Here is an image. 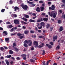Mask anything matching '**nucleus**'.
<instances>
[{
    "label": "nucleus",
    "instance_id": "7c9ffc66",
    "mask_svg": "<svg viewBox=\"0 0 65 65\" xmlns=\"http://www.w3.org/2000/svg\"><path fill=\"white\" fill-rule=\"evenodd\" d=\"M25 43H29V41H27V40H25L24 41Z\"/></svg>",
    "mask_w": 65,
    "mask_h": 65
},
{
    "label": "nucleus",
    "instance_id": "de8ad7c7",
    "mask_svg": "<svg viewBox=\"0 0 65 65\" xmlns=\"http://www.w3.org/2000/svg\"><path fill=\"white\" fill-rule=\"evenodd\" d=\"M16 59L18 60H21V58L19 57H17L16 58Z\"/></svg>",
    "mask_w": 65,
    "mask_h": 65
},
{
    "label": "nucleus",
    "instance_id": "2eb2a0df",
    "mask_svg": "<svg viewBox=\"0 0 65 65\" xmlns=\"http://www.w3.org/2000/svg\"><path fill=\"white\" fill-rule=\"evenodd\" d=\"M5 41L7 42H9V38H6L5 39Z\"/></svg>",
    "mask_w": 65,
    "mask_h": 65
},
{
    "label": "nucleus",
    "instance_id": "423d86ee",
    "mask_svg": "<svg viewBox=\"0 0 65 65\" xmlns=\"http://www.w3.org/2000/svg\"><path fill=\"white\" fill-rule=\"evenodd\" d=\"M14 22L15 24H20V21L17 20H14Z\"/></svg>",
    "mask_w": 65,
    "mask_h": 65
},
{
    "label": "nucleus",
    "instance_id": "6e6d98bb",
    "mask_svg": "<svg viewBox=\"0 0 65 65\" xmlns=\"http://www.w3.org/2000/svg\"><path fill=\"white\" fill-rule=\"evenodd\" d=\"M4 48L5 49V50H7L8 49V47H6L5 46L4 47Z\"/></svg>",
    "mask_w": 65,
    "mask_h": 65
},
{
    "label": "nucleus",
    "instance_id": "1a4fd4ad",
    "mask_svg": "<svg viewBox=\"0 0 65 65\" xmlns=\"http://www.w3.org/2000/svg\"><path fill=\"white\" fill-rule=\"evenodd\" d=\"M46 46H47L48 48H52V46L49 44H46Z\"/></svg>",
    "mask_w": 65,
    "mask_h": 65
},
{
    "label": "nucleus",
    "instance_id": "a878e982",
    "mask_svg": "<svg viewBox=\"0 0 65 65\" xmlns=\"http://www.w3.org/2000/svg\"><path fill=\"white\" fill-rule=\"evenodd\" d=\"M12 27H13V26L12 25H9V26L8 27V28H12Z\"/></svg>",
    "mask_w": 65,
    "mask_h": 65
},
{
    "label": "nucleus",
    "instance_id": "f704fd0d",
    "mask_svg": "<svg viewBox=\"0 0 65 65\" xmlns=\"http://www.w3.org/2000/svg\"><path fill=\"white\" fill-rule=\"evenodd\" d=\"M10 4H12L13 3V2L11 0H10V1L9 2Z\"/></svg>",
    "mask_w": 65,
    "mask_h": 65
},
{
    "label": "nucleus",
    "instance_id": "37998d69",
    "mask_svg": "<svg viewBox=\"0 0 65 65\" xmlns=\"http://www.w3.org/2000/svg\"><path fill=\"white\" fill-rule=\"evenodd\" d=\"M61 21L60 20H59L58 21V24H61Z\"/></svg>",
    "mask_w": 65,
    "mask_h": 65
},
{
    "label": "nucleus",
    "instance_id": "0e129e2a",
    "mask_svg": "<svg viewBox=\"0 0 65 65\" xmlns=\"http://www.w3.org/2000/svg\"><path fill=\"white\" fill-rule=\"evenodd\" d=\"M62 3H65V0H62Z\"/></svg>",
    "mask_w": 65,
    "mask_h": 65
},
{
    "label": "nucleus",
    "instance_id": "680f3d73",
    "mask_svg": "<svg viewBox=\"0 0 65 65\" xmlns=\"http://www.w3.org/2000/svg\"><path fill=\"white\" fill-rule=\"evenodd\" d=\"M21 28H19L17 30V31H21Z\"/></svg>",
    "mask_w": 65,
    "mask_h": 65
},
{
    "label": "nucleus",
    "instance_id": "cd10ccee",
    "mask_svg": "<svg viewBox=\"0 0 65 65\" xmlns=\"http://www.w3.org/2000/svg\"><path fill=\"white\" fill-rule=\"evenodd\" d=\"M51 60H49L47 62L46 65H48V63H49V62H51Z\"/></svg>",
    "mask_w": 65,
    "mask_h": 65
},
{
    "label": "nucleus",
    "instance_id": "9b49d317",
    "mask_svg": "<svg viewBox=\"0 0 65 65\" xmlns=\"http://www.w3.org/2000/svg\"><path fill=\"white\" fill-rule=\"evenodd\" d=\"M57 38H58V37H57V36L53 37V39L54 41H55L57 39Z\"/></svg>",
    "mask_w": 65,
    "mask_h": 65
},
{
    "label": "nucleus",
    "instance_id": "c9c22d12",
    "mask_svg": "<svg viewBox=\"0 0 65 65\" xmlns=\"http://www.w3.org/2000/svg\"><path fill=\"white\" fill-rule=\"evenodd\" d=\"M22 24H24V25H26V24H27V23L26 22H25L24 21H22Z\"/></svg>",
    "mask_w": 65,
    "mask_h": 65
},
{
    "label": "nucleus",
    "instance_id": "412c9836",
    "mask_svg": "<svg viewBox=\"0 0 65 65\" xmlns=\"http://www.w3.org/2000/svg\"><path fill=\"white\" fill-rule=\"evenodd\" d=\"M5 61L7 64V65H9V62L7 60H6V59L5 60Z\"/></svg>",
    "mask_w": 65,
    "mask_h": 65
},
{
    "label": "nucleus",
    "instance_id": "69168bd1",
    "mask_svg": "<svg viewBox=\"0 0 65 65\" xmlns=\"http://www.w3.org/2000/svg\"><path fill=\"white\" fill-rule=\"evenodd\" d=\"M32 15H34V16H35V15H36V14H35V13H33L32 14Z\"/></svg>",
    "mask_w": 65,
    "mask_h": 65
},
{
    "label": "nucleus",
    "instance_id": "a211bd4d",
    "mask_svg": "<svg viewBox=\"0 0 65 65\" xmlns=\"http://www.w3.org/2000/svg\"><path fill=\"white\" fill-rule=\"evenodd\" d=\"M28 41H29V42L30 43V44H28V46H30L32 44V41L30 40H28Z\"/></svg>",
    "mask_w": 65,
    "mask_h": 65
},
{
    "label": "nucleus",
    "instance_id": "bb28decb",
    "mask_svg": "<svg viewBox=\"0 0 65 65\" xmlns=\"http://www.w3.org/2000/svg\"><path fill=\"white\" fill-rule=\"evenodd\" d=\"M31 37H32V38H36V35H32L31 36Z\"/></svg>",
    "mask_w": 65,
    "mask_h": 65
},
{
    "label": "nucleus",
    "instance_id": "864d4df0",
    "mask_svg": "<svg viewBox=\"0 0 65 65\" xmlns=\"http://www.w3.org/2000/svg\"><path fill=\"white\" fill-rule=\"evenodd\" d=\"M30 32L31 33H34V30H31Z\"/></svg>",
    "mask_w": 65,
    "mask_h": 65
},
{
    "label": "nucleus",
    "instance_id": "13d9d810",
    "mask_svg": "<svg viewBox=\"0 0 65 65\" xmlns=\"http://www.w3.org/2000/svg\"><path fill=\"white\" fill-rule=\"evenodd\" d=\"M3 30V28L1 27H0V30L2 31Z\"/></svg>",
    "mask_w": 65,
    "mask_h": 65
},
{
    "label": "nucleus",
    "instance_id": "4be33fe9",
    "mask_svg": "<svg viewBox=\"0 0 65 65\" xmlns=\"http://www.w3.org/2000/svg\"><path fill=\"white\" fill-rule=\"evenodd\" d=\"M29 21L30 22H31V23H34V22H35V20H32V19H30Z\"/></svg>",
    "mask_w": 65,
    "mask_h": 65
},
{
    "label": "nucleus",
    "instance_id": "20e7f679",
    "mask_svg": "<svg viewBox=\"0 0 65 65\" xmlns=\"http://www.w3.org/2000/svg\"><path fill=\"white\" fill-rule=\"evenodd\" d=\"M3 36H7V35H8L7 32L6 31H4L3 32Z\"/></svg>",
    "mask_w": 65,
    "mask_h": 65
},
{
    "label": "nucleus",
    "instance_id": "e2e57ef3",
    "mask_svg": "<svg viewBox=\"0 0 65 65\" xmlns=\"http://www.w3.org/2000/svg\"><path fill=\"white\" fill-rule=\"evenodd\" d=\"M59 12H60V13H62V12H63V11L62 10H59Z\"/></svg>",
    "mask_w": 65,
    "mask_h": 65
},
{
    "label": "nucleus",
    "instance_id": "b1692460",
    "mask_svg": "<svg viewBox=\"0 0 65 65\" xmlns=\"http://www.w3.org/2000/svg\"><path fill=\"white\" fill-rule=\"evenodd\" d=\"M15 52H19V49L18 48H15Z\"/></svg>",
    "mask_w": 65,
    "mask_h": 65
},
{
    "label": "nucleus",
    "instance_id": "39448f33",
    "mask_svg": "<svg viewBox=\"0 0 65 65\" xmlns=\"http://www.w3.org/2000/svg\"><path fill=\"white\" fill-rule=\"evenodd\" d=\"M21 56L22 57H23V60H26V57L27 55L25 54H23L21 55Z\"/></svg>",
    "mask_w": 65,
    "mask_h": 65
},
{
    "label": "nucleus",
    "instance_id": "e433bc0d",
    "mask_svg": "<svg viewBox=\"0 0 65 65\" xmlns=\"http://www.w3.org/2000/svg\"><path fill=\"white\" fill-rule=\"evenodd\" d=\"M27 3H29V4H33V3L32 2H31L29 1H27Z\"/></svg>",
    "mask_w": 65,
    "mask_h": 65
},
{
    "label": "nucleus",
    "instance_id": "aec40b11",
    "mask_svg": "<svg viewBox=\"0 0 65 65\" xmlns=\"http://www.w3.org/2000/svg\"><path fill=\"white\" fill-rule=\"evenodd\" d=\"M23 45L24 47H26L27 48L28 47V44H27L24 43L23 44Z\"/></svg>",
    "mask_w": 65,
    "mask_h": 65
},
{
    "label": "nucleus",
    "instance_id": "473e14b6",
    "mask_svg": "<svg viewBox=\"0 0 65 65\" xmlns=\"http://www.w3.org/2000/svg\"><path fill=\"white\" fill-rule=\"evenodd\" d=\"M62 18H63V19H65V14H63L62 15Z\"/></svg>",
    "mask_w": 65,
    "mask_h": 65
},
{
    "label": "nucleus",
    "instance_id": "8fccbe9b",
    "mask_svg": "<svg viewBox=\"0 0 65 65\" xmlns=\"http://www.w3.org/2000/svg\"><path fill=\"white\" fill-rule=\"evenodd\" d=\"M30 61L31 62H34V60H33V59H30Z\"/></svg>",
    "mask_w": 65,
    "mask_h": 65
},
{
    "label": "nucleus",
    "instance_id": "6e6552de",
    "mask_svg": "<svg viewBox=\"0 0 65 65\" xmlns=\"http://www.w3.org/2000/svg\"><path fill=\"white\" fill-rule=\"evenodd\" d=\"M34 45L36 46L37 47L38 46V43L37 41H35L33 42Z\"/></svg>",
    "mask_w": 65,
    "mask_h": 65
},
{
    "label": "nucleus",
    "instance_id": "393cba45",
    "mask_svg": "<svg viewBox=\"0 0 65 65\" xmlns=\"http://www.w3.org/2000/svg\"><path fill=\"white\" fill-rule=\"evenodd\" d=\"M59 48H60V47L59 45H57L56 48V50H57V49H59Z\"/></svg>",
    "mask_w": 65,
    "mask_h": 65
},
{
    "label": "nucleus",
    "instance_id": "5fc2aeb1",
    "mask_svg": "<svg viewBox=\"0 0 65 65\" xmlns=\"http://www.w3.org/2000/svg\"><path fill=\"white\" fill-rule=\"evenodd\" d=\"M43 46H41L40 45H39V46H38V47L39 48H41V47H42Z\"/></svg>",
    "mask_w": 65,
    "mask_h": 65
},
{
    "label": "nucleus",
    "instance_id": "ddd939ff",
    "mask_svg": "<svg viewBox=\"0 0 65 65\" xmlns=\"http://www.w3.org/2000/svg\"><path fill=\"white\" fill-rule=\"evenodd\" d=\"M11 16L13 18H17L18 16L16 14H12L11 15Z\"/></svg>",
    "mask_w": 65,
    "mask_h": 65
},
{
    "label": "nucleus",
    "instance_id": "338daca9",
    "mask_svg": "<svg viewBox=\"0 0 65 65\" xmlns=\"http://www.w3.org/2000/svg\"><path fill=\"white\" fill-rule=\"evenodd\" d=\"M14 30H17V27L16 26V27H14Z\"/></svg>",
    "mask_w": 65,
    "mask_h": 65
},
{
    "label": "nucleus",
    "instance_id": "4c0bfd02",
    "mask_svg": "<svg viewBox=\"0 0 65 65\" xmlns=\"http://www.w3.org/2000/svg\"><path fill=\"white\" fill-rule=\"evenodd\" d=\"M57 14V12L55 11H53V14Z\"/></svg>",
    "mask_w": 65,
    "mask_h": 65
},
{
    "label": "nucleus",
    "instance_id": "dca6fc26",
    "mask_svg": "<svg viewBox=\"0 0 65 65\" xmlns=\"http://www.w3.org/2000/svg\"><path fill=\"white\" fill-rule=\"evenodd\" d=\"M43 20L44 21L47 22L48 21V19L47 18H44L43 19Z\"/></svg>",
    "mask_w": 65,
    "mask_h": 65
},
{
    "label": "nucleus",
    "instance_id": "f3484780",
    "mask_svg": "<svg viewBox=\"0 0 65 65\" xmlns=\"http://www.w3.org/2000/svg\"><path fill=\"white\" fill-rule=\"evenodd\" d=\"M63 30V27L62 26H61L59 28V32L62 31Z\"/></svg>",
    "mask_w": 65,
    "mask_h": 65
},
{
    "label": "nucleus",
    "instance_id": "4468645a",
    "mask_svg": "<svg viewBox=\"0 0 65 65\" xmlns=\"http://www.w3.org/2000/svg\"><path fill=\"white\" fill-rule=\"evenodd\" d=\"M36 11H37V12H40V8L39 7H37L36 9Z\"/></svg>",
    "mask_w": 65,
    "mask_h": 65
},
{
    "label": "nucleus",
    "instance_id": "a19ab883",
    "mask_svg": "<svg viewBox=\"0 0 65 65\" xmlns=\"http://www.w3.org/2000/svg\"><path fill=\"white\" fill-rule=\"evenodd\" d=\"M61 7H64V9H65V4H63L61 5Z\"/></svg>",
    "mask_w": 65,
    "mask_h": 65
},
{
    "label": "nucleus",
    "instance_id": "ea45409f",
    "mask_svg": "<svg viewBox=\"0 0 65 65\" xmlns=\"http://www.w3.org/2000/svg\"><path fill=\"white\" fill-rule=\"evenodd\" d=\"M24 36H20V37L19 38L20 39H23V38H24Z\"/></svg>",
    "mask_w": 65,
    "mask_h": 65
},
{
    "label": "nucleus",
    "instance_id": "9d476101",
    "mask_svg": "<svg viewBox=\"0 0 65 65\" xmlns=\"http://www.w3.org/2000/svg\"><path fill=\"white\" fill-rule=\"evenodd\" d=\"M14 11H16L17 10L19 11V8L17 6H15L14 8Z\"/></svg>",
    "mask_w": 65,
    "mask_h": 65
},
{
    "label": "nucleus",
    "instance_id": "4d7b16f0",
    "mask_svg": "<svg viewBox=\"0 0 65 65\" xmlns=\"http://www.w3.org/2000/svg\"><path fill=\"white\" fill-rule=\"evenodd\" d=\"M13 30H14V28H12L10 30V31L11 32H13Z\"/></svg>",
    "mask_w": 65,
    "mask_h": 65
},
{
    "label": "nucleus",
    "instance_id": "7ed1b4c3",
    "mask_svg": "<svg viewBox=\"0 0 65 65\" xmlns=\"http://www.w3.org/2000/svg\"><path fill=\"white\" fill-rule=\"evenodd\" d=\"M55 7L54 5H52L51 6V7H49V10H54L55 9Z\"/></svg>",
    "mask_w": 65,
    "mask_h": 65
},
{
    "label": "nucleus",
    "instance_id": "f8f14e48",
    "mask_svg": "<svg viewBox=\"0 0 65 65\" xmlns=\"http://www.w3.org/2000/svg\"><path fill=\"white\" fill-rule=\"evenodd\" d=\"M17 35L18 36L20 37L21 36H24V34H21V33H18L17 34Z\"/></svg>",
    "mask_w": 65,
    "mask_h": 65
},
{
    "label": "nucleus",
    "instance_id": "bf43d9fd",
    "mask_svg": "<svg viewBox=\"0 0 65 65\" xmlns=\"http://www.w3.org/2000/svg\"><path fill=\"white\" fill-rule=\"evenodd\" d=\"M40 20V22L43 21V19L42 18H41Z\"/></svg>",
    "mask_w": 65,
    "mask_h": 65
},
{
    "label": "nucleus",
    "instance_id": "c85d7f7f",
    "mask_svg": "<svg viewBox=\"0 0 65 65\" xmlns=\"http://www.w3.org/2000/svg\"><path fill=\"white\" fill-rule=\"evenodd\" d=\"M7 58H11V55H7L6 56Z\"/></svg>",
    "mask_w": 65,
    "mask_h": 65
},
{
    "label": "nucleus",
    "instance_id": "49530a36",
    "mask_svg": "<svg viewBox=\"0 0 65 65\" xmlns=\"http://www.w3.org/2000/svg\"><path fill=\"white\" fill-rule=\"evenodd\" d=\"M50 26V25L49 24H47V26H46V27L47 29H48Z\"/></svg>",
    "mask_w": 65,
    "mask_h": 65
},
{
    "label": "nucleus",
    "instance_id": "5701e85b",
    "mask_svg": "<svg viewBox=\"0 0 65 65\" xmlns=\"http://www.w3.org/2000/svg\"><path fill=\"white\" fill-rule=\"evenodd\" d=\"M40 8L41 9V11H42L44 10V7L42 6Z\"/></svg>",
    "mask_w": 65,
    "mask_h": 65
},
{
    "label": "nucleus",
    "instance_id": "79ce46f5",
    "mask_svg": "<svg viewBox=\"0 0 65 65\" xmlns=\"http://www.w3.org/2000/svg\"><path fill=\"white\" fill-rule=\"evenodd\" d=\"M50 31H52L53 30V27H50Z\"/></svg>",
    "mask_w": 65,
    "mask_h": 65
},
{
    "label": "nucleus",
    "instance_id": "09e8293b",
    "mask_svg": "<svg viewBox=\"0 0 65 65\" xmlns=\"http://www.w3.org/2000/svg\"><path fill=\"white\" fill-rule=\"evenodd\" d=\"M1 51H3V50H4V48H3V47H1Z\"/></svg>",
    "mask_w": 65,
    "mask_h": 65
},
{
    "label": "nucleus",
    "instance_id": "774afa93",
    "mask_svg": "<svg viewBox=\"0 0 65 65\" xmlns=\"http://www.w3.org/2000/svg\"><path fill=\"white\" fill-rule=\"evenodd\" d=\"M42 15H43V16H45V13H42Z\"/></svg>",
    "mask_w": 65,
    "mask_h": 65
},
{
    "label": "nucleus",
    "instance_id": "a18cd8bd",
    "mask_svg": "<svg viewBox=\"0 0 65 65\" xmlns=\"http://www.w3.org/2000/svg\"><path fill=\"white\" fill-rule=\"evenodd\" d=\"M49 43L50 44H51L52 45H54V44H53V42H50Z\"/></svg>",
    "mask_w": 65,
    "mask_h": 65
},
{
    "label": "nucleus",
    "instance_id": "3c124183",
    "mask_svg": "<svg viewBox=\"0 0 65 65\" xmlns=\"http://www.w3.org/2000/svg\"><path fill=\"white\" fill-rule=\"evenodd\" d=\"M42 63L43 65H46V64H45V61H43L42 62Z\"/></svg>",
    "mask_w": 65,
    "mask_h": 65
},
{
    "label": "nucleus",
    "instance_id": "c03bdc74",
    "mask_svg": "<svg viewBox=\"0 0 65 65\" xmlns=\"http://www.w3.org/2000/svg\"><path fill=\"white\" fill-rule=\"evenodd\" d=\"M43 53L42 54V55H44V54H45V51L44 50H43Z\"/></svg>",
    "mask_w": 65,
    "mask_h": 65
},
{
    "label": "nucleus",
    "instance_id": "f257e3e1",
    "mask_svg": "<svg viewBox=\"0 0 65 65\" xmlns=\"http://www.w3.org/2000/svg\"><path fill=\"white\" fill-rule=\"evenodd\" d=\"M40 24L41 25L40 27H38V29H42V28L43 26V27H44V25H45V23L44 22H42L40 23Z\"/></svg>",
    "mask_w": 65,
    "mask_h": 65
},
{
    "label": "nucleus",
    "instance_id": "f03ea898",
    "mask_svg": "<svg viewBox=\"0 0 65 65\" xmlns=\"http://www.w3.org/2000/svg\"><path fill=\"white\" fill-rule=\"evenodd\" d=\"M21 6L22 8H23V9H25V10H27V9H28V6H27V5H22Z\"/></svg>",
    "mask_w": 65,
    "mask_h": 65
},
{
    "label": "nucleus",
    "instance_id": "6ab92c4d",
    "mask_svg": "<svg viewBox=\"0 0 65 65\" xmlns=\"http://www.w3.org/2000/svg\"><path fill=\"white\" fill-rule=\"evenodd\" d=\"M29 33V31L27 30H25L24 31V33L25 34H28Z\"/></svg>",
    "mask_w": 65,
    "mask_h": 65
},
{
    "label": "nucleus",
    "instance_id": "c756f323",
    "mask_svg": "<svg viewBox=\"0 0 65 65\" xmlns=\"http://www.w3.org/2000/svg\"><path fill=\"white\" fill-rule=\"evenodd\" d=\"M9 53L10 54H12L13 53V52L12 50H10L9 51Z\"/></svg>",
    "mask_w": 65,
    "mask_h": 65
},
{
    "label": "nucleus",
    "instance_id": "0eeeda50",
    "mask_svg": "<svg viewBox=\"0 0 65 65\" xmlns=\"http://www.w3.org/2000/svg\"><path fill=\"white\" fill-rule=\"evenodd\" d=\"M56 15H57V14H55V13L53 14V13H51V17H53H53L54 18H56V17L57 16Z\"/></svg>",
    "mask_w": 65,
    "mask_h": 65
},
{
    "label": "nucleus",
    "instance_id": "72a5a7b5",
    "mask_svg": "<svg viewBox=\"0 0 65 65\" xmlns=\"http://www.w3.org/2000/svg\"><path fill=\"white\" fill-rule=\"evenodd\" d=\"M13 47H14V46H16V44L15 42H14L13 43Z\"/></svg>",
    "mask_w": 65,
    "mask_h": 65
},
{
    "label": "nucleus",
    "instance_id": "052dcab7",
    "mask_svg": "<svg viewBox=\"0 0 65 65\" xmlns=\"http://www.w3.org/2000/svg\"><path fill=\"white\" fill-rule=\"evenodd\" d=\"M7 24H11V23H10V22H7L6 23Z\"/></svg>",
    "mask_w": 65,
    "mask_h": 65
},
{
    "label": "nucleus",
    "instance_id": "2f4dec72",
    "mask_svg": "<svg viewBox=\"0 0 65 65\" xmlns=\"http://www.w3.org/2000/svg\"><path fill=\"white\" fill-rule=\"evenodd\" d=\"M25 18L26 19H28V18H29V15H26L25 16Z\"/></svg>",
    "mask_w": 65,
    "mask_h": 65
},
{
    "label": "nucleus",
    "instance_id": "58836bf2",
    "mask_svg": "<svg viewBox=\"0 0 65 65\" xmlns=\"http://www.w3.org/2000/svg\"><path fill=\"white\" fill-rule=\"evenodd\" d=\"M5 9H3L1 10V11L2 12H4L5 11Z\"/></svg>",
    "mask_w": 65,
    "mask_h": 65
},
{
    "label": "nucleus",
    "instance_id": "603ef678",
    "mask_svg": "<svg viewBox=\"0 0 65 65\" xmlns=\"http://www.w3.org/2000/svg\"><path fill=\"white\" fill-rule=\"evenodd\" d=\"M43 1H41L39 2V3H43Z\"/></svg>",
    "mask_w": 65,
    "mask_h": 65
}]
</instances>
